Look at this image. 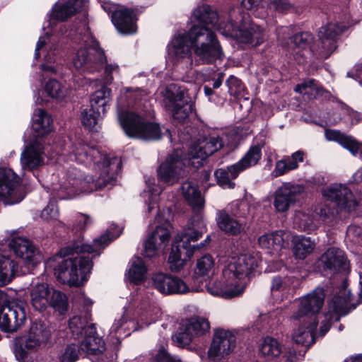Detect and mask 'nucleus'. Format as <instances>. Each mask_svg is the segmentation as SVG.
Masks as SVG:
<instances>
[{
    "mask_svg": "<svg viewBox=\"0 0 362 362\" xmlns=\"http://www.w3.org/2000/svg\"><path fill=\"white\" fill-rule=\"evenodd\" d=\"M19 273L18 263L9 257L0 254V286L9 284Z\"/></svg>",
    "mask_w": 362,
    "mask_h": 362,
    "instance_id": "nucleus-35",
    "label": "nucleus"
},
{
    "mask_svg": "<svg viewBox=\"0 0 362 362\" xmlns=\"http://www.w3.org/2000/svg\"><path fill=\"white\" fill-rule=\"evenodd\" d=\"M78 346L74 344H69L61 356L59 362H75L78 358Z\"/></svg>",
    "mask_w": 362,
    "mask_h": 362,
    "instance_id": "nucleus-55",
    "label": "nucleus"
},
{
    "mask_svg": "<svg viewBox=\"0 0 362 362\" xmlns=\"http://www.w3.org/2000/svg\"><path fill=\"white\" fill-rule=\"evenodd\" d=\"M214 272L215 260L211 255L206 254L197 259L194 273L197 278L209 276Z\"/></svg>",
    "mask_w": 362,
    "mask_h": 362,
    "instance_id": "nucleus-42",
    "label": "nucleus"
},
{
    "mask_svg": "<svg viewBox=\"0 0 362 362\" xmlns=\"http://www.w3.org/2000/svg\"><path fill=\"white\" fill-rule=\"evenodd\" d=\"M351 300V296L350 294L346 297L341 296H334L328 303L329 315L331 316L332 313H336L337 315L346 314V309Z\"/></svg>",
    "mask_w": 362,
    "mask_h": 362,
    "instance_id": "nucleus-46",
    "label": "nucleus"
},
{
    "mask_svg": "<svg viewBox=\"0 0 362 362\" xmlns=\"http://www.w3.org/2000/svg\"><path fill=\"white\" fill-rule=\"evenodd\" d=\"M187 92L182 87L170 84L162 92L163 105L174 119L183 122L193 110L192 104L185 100Z\"/></svg>",
    "mask_w": 362,
    "mask_h": 362,
    "instance_id": "nucleus-9",
    "label": "nucleus"
},
{
    "mask_svg": "<svg viewBox=\"0 0 362 362\" xmlns=\"http://www.w3.org/2000/svg\"><path fill=\"white\" fill-rule=\"evenodd\" d=\"M43 147L35 141L26 146L21 155V164L23 170L33 171L44 164Z\"/></svg>",
    "mask_w": 362,
    "mask_h": 362,
    "instance_id": "nucleus-25",
    "label": "nucleus"
},
{
    "mask_svg": "<svg viewBox=\"0 0 362 362\" xmlns=\"http://www.w3.org/2000/svg\"><path fill=\"white\" fill-rule=\"evenodd\" d=\"M112 21L117 30L121 33L129 35L136 31L133 11L129 8L114 11L112 15Z\"/></svg>",
    "mask_w": 362,
    "mask_h": 362,
    "instance_id": "nucleus-30",
    "label": "nucleus"
},
{
    "mask_svg": "<svg viewBox=\"0 0 362 362\" xmlns=\"http://www.w3.org/2000/svg\"><path fill=\"white\" fill-rule=\"evenodd\" d=\"M325 298L322 288L317 287L313 291L298 299V308L291 316L293 320H317V315L322 309Z\"/></svg>",
    "mask_w": 362,
    "mask_h": 362,
    "instance_id": "nucleus-11",
    "label": "nucleus"
},
{
    "mask_svg": "<svg viewBox=\"0 0 362 362\" xmlns=\"http://www.w3.org/2000/svg\"><path fill=\"white\" fill-rule=\"evenodd\" d=\"M194 18L204 25H194L187 33H180L175 35L168 46V54L175 62L191 57L189 42L194 54L202 64H211L221 59L223 52L215 33L207 27L211 25L216 28L221 23L227 24L224 18L211 6L203 5L193 12Z\"/></svg>",
    "mask_w": 362,
    "mask_h": 362,
    "instance_id": "nucleus-1",
    "label": "nucleus"
},
{
    "mask_svg": "<svg viewBox=\"0 0 362 362\" xmlns=\"http://www.w3.org/2000/svg\"><path fill=\"white\" fill-rule=\"evenodd\" d=\"M90 324L86 318H81L79 316H74L69 322V329L74 338L78 339L80 336L88 331V328Z\"/></svg>",
    "mask_w": 362,
    "mask_h": 362,
    "instance_id": "nucleus-48",
    "label": "nucleus"
},
{
    "mask_svg": "<svg viewBox=\"0 0 362 362\" xmlns=\"http://www.w3.org/2000/svg\"><path fill=\"white\" fill-rule=\"evenodd\" d=\"M118 119L125 134L132 138L144 140H158L162 136L157 123L146 122L133 112L117 108Z\"/></svg>",
    "mask_w": 362,
    "mask_h": 362,
    "instance_id": "nucleus-5",
    "label": "nucleus"
},
{
    "mask_svg": "<svg viewBox=\"0 0 362 362\" xmlns=\"http://www.w3.org/2000/svg\"><path fill=\"white\" fill-rule=\"evenodd\" d=\"M295 324H300L298 327L295 329L292 334L293 341L305 347L310 346L315 342L314 332L317 325V320L305 321L303 322V319L300 321L293 320Z\"/></svg>",
    "mask_w": 362,
    "mask_h": 362,
    "instance_id": "nucleus-28",
    "label": "nucleus"
},
{
    "mask_svg": "<svg viewBox=\"0 0 362 362\" xmlns=\"http://www.w3.org/2000/svg\"><path fill=\"white\" fill-rule=\"evenodd\" d=\"M8 245L14 254L28 265L35 266L42 258L39 250L25 238L15 237L11 240Z\"/></svg>",
    "mask_w": 362,
    "mask_h": 362,
    "instance_id": "nucleus-19",
    "label": "nucleus"
},
{
    "mask_svg": "<svg viewBox=\"0 0 362 362\" xmlns=\"http://www.w3.org/2000/svg\"><path fill=\"white\" fill-rule=\"evenodd\" d=\"M92 223L91 218L85 214L78 213L74 217L72 230L80 232Z\"/></svg>",
    "mask_w": 362,
    "mask_h": 362,
    "instance_id": "nucleus-54",
    "label": "nucleus"
},
{
    "mask_svg": "<svg viewBox=\"0 0 362 362\" xmlns=\"http://www.w3.org/2000/svg\"><path fill=\"white\" fill-rule=\"evenodd\" d=\"M305 192L302 185L284 182L274 192V206L278 212H285Z\"/></svg>",
    "mask_w": 362,
    "mask_h": 362,
    "instance_id": "nucleus-18",
    "label": "nucleus"
},
{
    "mask_svg": "<svg viewBox=\"0 0 362 362\" xmlns=\"http://www.w3.org/2000/svg\"><path fill=\"white\" fill-rule=\"evenodd\" d=\"M304 156V151L300 150L293 153L291 156H284L281 160L276 162L272 176L278 177L298 169L299 163L303 162Z\"/></svg>",
    "mask_w": 362,
    "mask_h": 362,
    "instance_id": "nucleus-29",
    "label": "nucleus"
},
{
    "mask_svg": "<svg viewBox=\"0 0 362 362\" xmlns=\"http://www.w3.org/2000/svg\"><path fill=\"white\" fill-rule=\"evenodd\" d=\"M346 239L355 245H362V226L350 225L346 230Z\"/></svg>",
    "mask_w": 362,
    "mask_h": 362,
    "instance_id": "nucleus-52",
    "label": "nucleus"
},
{
    "mask_svg": "<svg viewBox=\"0 0 362 362\" xmlns=\"http://www.w3.org/2000/svg\"><path fill=\"white\" fill-rule=\"evenodd\" d=\"M337 214V209L325 206L320 209V215L323 221L327 223H330L334 219Z\"/></svg>",
    "mask_w": 362,
    "mask_h": 362,
    "instance_id": "nucleus-62",
    "label": "nucleus"
},
{
    "mask_svg": "<svg viewBox=\"0 0 362 362\" xmlns=\"http://www.w3.org/2000/svg\"><path fill=\"white\" fill-rule=\"evenodd\" d=\"M130 325H134V322L128 320L127 317L123 315L121 316L119 319L115 320L114 324L112 325V330L115 333L119 330H123L124 332H125L126 330L129 331L132 329Z\"/></svg>",
    "mask_w": 362,
    "mask_h": 362,
    "instance_id": "nucleus-59",
    "label": "nucleus"
},
{
    "mask_svg": "<svg viewBox=\"0 0 362 362\" xmlns=\"http://www.w3.org/2000/svg\"><path fill=\"white\" fill-rule=\"evenodd\" d=\"M181 153L174 152L167 160L160 165L158 170V177L160 181L173 185L183 176L185 163L180 158Z\"/></svg>",
    "mask_w": 362,
    "mask_h": 362,
    "instance_id": "nucleus-21",
    "label": "nucleus"
},
{
    "mask_svg": "<svg viewBox=\"0 0 362 362\" xmlns=\"http://www.w3.org/2000/svg\"><path fill=\"white\" fill-rule=\"evenodd\" d=\"M170 239V232L168 227L158 226L148 237L144 243V255L152 258L163 252Z\"/></svg>",
    "mask_w": 362,
    "mask_h": 362,
    "instance_id": "nucleus-22",
    "label": "nucleus"
},
{
    "mask_svg": "<svg viewBox=\"0 0 362 362\" xmlns=\"http://www.w3.org/2000/svg\"><path fill=\"white\" fill-rule=\"evenodd\" d=\"M315 246V243L310 238L298 237L294 242L293 253L297 258L303 259L313 251Z\"/></svg>",
    "mask_w": 362,
    "mask_h": 362,
    "instance_id": "nucleus-43",
    "label": "nucleus"
},
{
    "mask_svg": "<svg viewBox=\"0 0 362 362\" xmlns=\"http://www.w3.org/2000/svg\"><path fill=\"white\" fill-rule=\"evenodd\" d=\"M48 95L56 99H63L68 94V89L57 80H49L45 87Z\"/></svg>",
    "mask_w": 362,
    "mask_h": 362,
    "instance_id": "nucleus-49",
    "label": "nucleus"
},
{
    "mask_svg": "<svg viewBox=\"0 0 362 362\" xmlns=\"http://www.w3.org/2000/svg\"><path fill=\"white\" fill-rule=\"evenodd\" d=\"M83 4V0H69L62 5H56L53 8L52 15L58 20L64 21L79 11Z\"/></svg>",
    "mask_w": 362,
    "mask_h": 362,
    "instance_id": "nucleus-39",
    "label": "nucleus"
},
{
    "mask_svg": "<svg viewBox=\"0 0 362 362\" xmlns=\"http://www.w3.org/2000/svg\"><path fill=\"white\" fill-rule=\"evenodd\" d=\"M312 36L309 33H300L291 37L286 42V52L293 55L298 62H303V58L309 52V43Z\"/></svg>",
    "mask_w": 362,
    "mask_h": 362,
    "instance_id": "nucleus-26",
    "label": "nucleus"
},
{
    "mask_svg": "<svg viewBox=\"0 0 362 362\" xmlns=\"http://www.w3.org/2000/svg\"><path fill=\"white\" fill-rule=\"evenodd\" d=\"M153 286L163 294L185 293L189 291V287L181 279L158 273L153 275Z\"/></svg>",
    "mask_w": 362,
    "mask_h": 362,
    "instance_id": "nucleus-23",
    "label": "nucleus"
},
{
    "mask_svg": "<svg viewBox=\"0 0 362 362\" xmlns=\"http://www.w3.org/2000/svg\"><path fill=\"white\" fill-rule=\"evenodd\" d=\"M322 194L326 199L334 202L341 210L351 212L355 210L357 206L353 193L346 185L332 184L322 189Z\"/></svg>",
    "mask_w": 362,
    "mask_h": 362,
    "instance_id": "nucleus-16",
    "label": "nucleus"
},
{
    "mask_svg": "<svg viewBox=\"0 0 362 362\" xmlns=\"http://www.w3.org/2000/svg\"><path fill=\"white\" fill-rule=\"evenodd\" d=\"M223 142L216 134L200 136L194 141L188 150V162L194 168H199L204 161L221 149Z\"/></svg>",
    "mask_w": 362,
    "mask_h": 362,
    "instance_id": "nucleus-10",
    "label": "nucleus"
},
{
    "mask_svg": "<svg viewBox=\"0 0 362 362\" xmlns=\"http://www.w3.org/2000/svg\"><path fill=\"white\" fill-rule=\"evenodd\" d=\"M88 163L95 161L98 167L101 169L97 180L91 176L84 177L83 174L73 164L64 166V174L61 179L57 195L60 199H72L81 192H90L106 187L113 180V175L109 173L110 160L104 155L87 145L78 144L71 146V151L66 155L64 153L59 158V161L65 160Z\"/></svg>",
    "mask_w": 362,
    "mask_h": 362,
    "instance_id": "nucleus-2",
    "label": "nucleus"
},
{
    "mask_svg": "<svg viewBox=\"0 0 362 362\" xmlns=\"http://www.w3.org/2000/svg\"><path fill=\"white\" fill-rule=\"evenodd\" d=\"M119 73V66L115 64H107L105 68L103 84L105 86L110 85L113 81V74Z\"/></svg>",
    "mask_w": 362,
    "mask_h": 362,
    "instance_id": "nucleus-60",
    "label": "nucleus"
},
{
    "mask_svg": "<svg viewBox=\"0 0 362 362\" xmlns=\"http://www.w3.org/2000/svg\"><path fill=\"white\" fill-rule=\"evenodd\" d=\"M294 224L301 230L308 231L313 228V218L305 213L298 211L294 216Z\"/></svg>",
    "mask_w": 362,
    "mask_h": 362,
    "instance_id": "nucleus-51",
    "label": "nucleus"
},
{
    "mask_svg": "<svg viewBox=\"0 0 362 362\" xmlns=\"http://www.w3.org/2000/svg\"><path fill=\"white\" fill-rule=\"evenodd\" d=\"M20 183V177L11 168H0V200L9 205L22 201L25 195L19 189Z\"/></svg>",
    "mask_w": 362,
    "mask_h": 362,
    "instance_id": "nucleus-13",
    "label": "nucleus"
},
{
    "mask_svg": "<svg viewBox=\"0 0 362 362\" xmlns=\"http://www.w3.org/2000/svg\"><path fill=\"white\" fill-rule=\"evenodd\" d=\"M269 6L277 11H287L291 8V4L287 0H267Z\"/></svg>",
    "mask_w": 362,
    "mask_h": 362,
    "instance_id": "nucleus-63",
    "label": "nucleus"
},
{
    "mask_svg": "<svg viewBox=\"0 0 362 362\" xmlns=\"http://www.w3.org/2000/svg\"><path fill=\"white\" fill-rule=\"evenodd\" d=\"M26 318L25 308L18 304L5 305L0 310V328L4 332L16 331Z\"/></svg>",
    "mask_w": 362,
    "mask_h": 362,
    "instance_id": "nucleus-20",
    "label": "nucleus"
},
{
    "mask_svg": "<svg viewBox=\"0 0 362 362\" xmlns=\"http://www.w3.org/2000/svg\"><path fill=\"white\" fill-rule=\"evenodd\" d=\"M52 122L50 116L45 111L37 109L33 114L32 128L38 136H42L52 131Z\"/></svg>",
    "mask_w": 362,
    "mask_h": 362,
    "instance_id": "nucleus-37",
    "label": "nucleus"
},
{
    "mask_svg": "<svg viewBox=\"0 0 362 362\" xmlns=\"http://www.w3.org/2000/svg\"><path fill=\"white\" fill-rule=\"evenodd\" d=\"M29 333L32 337L39 339L40 341L45 344L51 337L52 330L45 322L36 321L32 324Z\"/></svg>",
    "mask_w": 362,
    "mask_h": 362,
    "instance_id": "nucleus-44",
    "label": "nucleus"
},
{
    "mask_svg": "<svg viewBox=\"0 0 362 362\" xmlns=\"http://www.w3.org/2000/svg\"><path fill=\"white\" fill-rule=\"evenodd\" d=\"M235 11L233 10L228 14L227 24L223 23L218 25L217 30L224 36L235 37L240 42L257 46L265 39V33L263 28L252 22L247 27H243L237 30V21L233 19Z\"/></svg>",
    "mask_w": 362,
    "mask_h": 362,
    "instance_id": "nucleus-7",
    "label": "nucleus"
},
{
    "mask_svg": "<svg viewBox=\"0 0 362 362\" xmlns=\"http://www.w3.org/2000/svg\"><path fill=\"white\" fill-rule=\"evenodd\" d=\"M181 191L186 202L194 209L199 210L204 206V200L198 186L192 181H186L181 186Z\"/></svg>",
    "mask_w": 362,
    "mask_h": 362,
    "instance_id": "nucleus-34",
    "label": "nucleus"
},
{
    "mask_svg": "<svg viewBox=\"0 0 362 362\" xmlns=\"http://www.w3.org/2000/svg\"><path fill=\"white\" fill-rule=\"evenodd\" d=\"M146 268L144 261L140 257L132 260V265L128 272V278L136 284H139L145 279Z\"/></svg>",
    "mask_w": 362,
    "mask_h": 362,
    "instance_id": "nucleus-45",
    "label": "nucleus"
},
{
    "mask_svg": "<svg viewBox=\"0 0 362 362\" xmlns=\"http://www.w3.org/2000/svg\"><path fill=\"white\" fill-rule=\"evenodd\" d=\"M202 233L203 230L199 232L190 230L182 234L179 240H176L173 243L168 259L172 272H180L192 256L194 250L200 248L199 245H192L190 243L197 241L202 236Z\"/></svg>",
    "mask_w": 362,
    "mask_h": 362,
    "instance_id": "nucleus-8",
    "label": "nucleus"
},
{
    "mask_svg": "<svg viewBox=\"0 0 362 362\" xmlns=\"http://www.w3.org/2000/svg\"><path fill=\"white\" fill-rule=\"evenodd\" d=\"M288 235L286 233L282 230H277L261 235L258 239V243L262 248L279 250L284 247Z\"/></svg>",
    "mask_w": 362,
    "mask_h": 362,
    "instance_id": "nucleus-36",
    "label": "nucleus"
},
{
    "mask_svg": "<svg viewBox=\"0 0 362 362\" xmlns=\"http://www.w3.org/2000/svg\"><path fill=\"white\" fill-rule=\"evenodd\" d=\"M258 265V259L252 254H243L233 257L223 268V276L232 279L235 285L238 280L243 279L255 271Z\"/></svg>",
    "mask_w": 362,
    "mask_h": 362,
    "instance_id": "nucleus-14",
    "label": "nucleus"
},
{
    "mask_svg": "<svg viewBox=\"0 0 362 362\" xmlns=\"http://www.w3.org/2000/svg\"><path fill=\"white\" fill-rule=\"evenodd\" d=\"M207 291L212 296L225 298H231L241 295L244 287L235 285L232 279L223 276V272L220 279L209 281L206 284Z\"/></svg>",
    "mask_w": 362,
    "mask_h": 362,
    "instance_id": "nucleus-24",
    "label": "nucleus"
},
{
    "mask_svg": "<svg viewBox=\"0 0 362 362\" xmlns=\"http://www.w3.org/2000/svg\"><path fill=\"white\" fill-rule=\"evenodd\" d=\"M210 328L208 320L203 317H194L186 320L180 331L175 334L173 340L180 346L188 345L195 337L202 336Z\"/></svg>",
    "mask_w": 362,
    "mask_h": 362,
    "instance_id": "nucleus-17",
    "label": "nucleus"
},
{
    "mask_svg": "<svg viewBox=\"0 0 362 362\" xmlns=\"http://www.w3.org/2000/svg\"><path fill=\"white\" fill-rule=\"evenodd\" d=\"M111 95V90L107 86L104 85L100 90H96L90 99V107L100 112L103 114L107 110V105Z\"/></svg>",
    "mask_w": 362,
    "mask_h": 362,
    "instance_id": "nucleus-41",
    "label": "nucleus"
},
{
    "mask_svg": "<svg viewBox=\"0 0 362 362\" xmlns=\"http://www.w3.org/2000/svg\"><path fill=\"white\" fill-rule=\"evenodd\" d=\"M281 354L282 362H296L298 359L296 350L292 347H284Z\"/></svg>",
    "mask_w": 362,
    "mask_h": 362,
    "instance_id": "nucleus-61",
    "label": "nucleus"
},
{
    "mask_svg": "<svg viewBox=\"0 0 362 362\" xmlns=\"http://www.w3.org/2000/svg\"><path fill=\"white\" fill-rule=\"evenodd\" d=\"M151 362H181V361L177 356H171L165 351H161Z\"/></svg>",
    "mask_w": 362,
    "mask_h": 362,
    "instance_id": "nucleus-64",
    "label": "nucleus"
},
{
    "mask_svg": "<svg viewBox=\"0 0 362 362\" xmlns=\"http://www.w3.org/2000/svg\"><path fill=\"white\" fill-rule=\"evenodd\" d=\"M216 222L218 228L228 235H237L245 232V223L232 217L226 211L218 213Z\"/></svg>",
    "mask_w": 362,
    "mask_h": 362,
    "instance_id": "nucleus-32",
    "label": "nucleus"
},
{
    "mask_svg": "<svg viewBox=\"0 0 362 362\" xmlns=\"http://www.w3.org/2000/svg\"><path fill=\"white\" fill-rule=\"evenodd\" d=\"M42 345L44 344L39 341V339L32 337L28 332L24 339H21L16 344L15 356L19 362H25L30 353L37 351Z\"/></svg>",
    "mask_w": 362,
    "mask_h": 362,
    "instance_id": "nucleus-33",
    "label": "nucleus"
},
{
    "mask_svg": "<svg viewBox=\"0 0 362 362\" xmlns=\"http://www.w3.org/2000/svg\"><path fill=\"white\" fill-rule=\"evenodd\" d=\"M234 164L230 165L227 169L219 168L214 172L217 184L224 189H233L235 187V182L233 181L241 173L238 168L233 167Z\"/></svg>",
    "mask_w": 362,
    "mask_h": 362,
    "instance_id": "nucleus-38",
    "label": "nucleus"
},
{
    "mask_svg": "<svg viewBox=\"0 0 362 362\" xmlns=\"http://www.w3.org/2000/svg\"><path fill=\"white\" fill-rule=\"evenodd\" d=\"M260 351L263 355L276 357L281 354V347L276 339L266 337L261 344Z\"/></svg>",
    "mask_w": 362,
    "mask_h": 362,
    "instance_id": "nucleus-50",
    "label": "nucleus"
},
{
    "mask_svg": "<svg viewBox=\"0 0 362 362\" xmlns=\"http://www.w3.org/2000/svg\"><path fill=\"white\" fill-rule=\"evenodd\" d=\"M59 216V209L54 203H49L41 212V218L50 221L57 220Z\"/></svg>",
    "mask_w": 362,
    "mask_h": 362,
    "instance_id": "nucleus-56",
    "label": "nucleus"
},
{
    "mask_svg": "<svg viewBox=\"0 0 362 362\" xmlns=\"http://www.w3.org/2000/svg\"><path fill=\"white\" fill-rule=\"evenodd\" d=\"M295 91L300 93H312L313 91L319 92V88L315 83V81L310 79L297 85Z\"/></svg>",
    "mask_w": 362,
    "mask_h": 362,
    "instance_id": "nucleus-57",
    "label": "nucleus"
},
{
    "mask_svg": "<svg viewBox=\"0 0 362 362\" xmlns=\"http://www.w3.org/2000/svg\"><path fill=\"white\" fill-rule=\"evenodd\" d=\"M103 115L104 114L100 112V109L96 110L90 107L88 110H84L82 111L81 121L85 127L92 130L95 127L98 121Z\"/></svg>",
    "mask_w": 362,
    "mask_h": 362,
    "instance_id": "nucleus-47",
    "label": "nucleus"
},
{
    "mask_svg": "<svg viewBox=\"0 0 362 362\" xmlns=\"http://www.w3.org/2000/svg\"><path fill=\"white\" fill-rule=\"evenodd\" d=\"M349 24L344 23H330L320 28L318 40L312 48L320 58L327 59L337 48V40Z\"/></svg>",
    "mask_w": 362,
    "mask_h": 362,
    "instance_id": "nucleus-12",
    "label": "nucleus"
},
{
    "mask_svg": "<svg viewBox=\"0 0 362 362\" xmlns=\"http://www.w3.org/2000/svg\"><path fill=\"white\" fill-rule=\"evenodd\" d=\"M237 337L233 331L216 329L208 351L209 356L213 360H220L233 353L236 347Z\"/></svg>",
    "mask_w": 362,
    "mask_h": 362,
    "instance_id": "nucleus-15",
    "label": "nucleus"
},
{
    "mask_svg": "<svg viewBox=\"0 0 362 362\" xmlns=\"http://www.w3.org/2000/svg\"><path fill=\"white\" fill-rule=\"evenodd\" d=\"M320 261L325 269L333 272H346L349 267L344 251L337 247L327 249L321 256Z\"/></svg>",
    "mask_w": 362,
    "mask_h": 362,
    "instance_id": "nucleus-27",
    "label": "nucleus"
},
{
    "mask_svg": "<svg viewBox=\"0 0 362 362\" xmlns=\"http://www.w3.org/2000/svg\"><path fill=\"white\" fill-rule=\"evenodd\" d=\"M30 303L35 310L39 312H44L50 307L62 315L68 310L66 296L45 282H37L31 286Z\"/></svg>",
    "mask_w": 362,
    "mask_h": 362,
    "instance_id": "nucleus-4",
    "label": "nucleus"
},
{
    "mask_svg": "<svg viewBox=\"0 0 362 362\" xmlns=\"http://www.w3.org/2000/svg\"><path fill=\"white\" fill-rule=\"evenodd\" d=\"M83 47L73 58L74 66L82 73H93L106 62V57L98 42L89 34L82 38Z\"/></svg>",
    "mask_w": 362,
    "mask_h": 362,
    "instance_id": "nucleus-6",
    "label": "nucleus"
},
{
    "mask_svg": "<svg viewBox=\"0 0 362 362\" xmlns=\"http://www.w3.org/2000/svg\"><path fill=\"white\" fill-rule=\"evenodd\" d=\"M231 214L235 218L245 217L248 210V205L245 202H235L231 204Z\"/></svg>",
    "mask_w": 362,
    "mask_h": 362,
    "instance_id": "nucleus-58",
    "label": "nucleus"
},
{
    "mask_svg": "<svg viewBox=\"0 0 362 362\" xmlns=\"http://www.w3.org/2000/svg\"><path fill=\"white\" fill-rule=\"evenodd\" d=\"M230 95L238 97L242 95L245 90V86L242 81L234 76H230L226 81Z\"/></svg>",
    "mask_w": 362,
    "mask_h": 362,
    "instance_id": "nucleus-53",
    "label": "nucleus"
},
{
    "mask_svg": "<svg viewBox=\"0 0 362 362\" xmlns=\"http://www.w3.org/2000/svg\"><path fill=\"white\" fill-rule=\"evenodd\" d=\"M88 331H86L85 339L80 344V351L88 354H97L104 351V341L101 338L96 335L95 325L90 323L88 328Z\"/></svg>",
    "mask_w": 362,
    "mask_h": 362,
    "instance_id": "nucleus-31",
    "label": "nucleus"
},
{
    "mask_svg": "<svg viewBox=\"0 0 362 362\" xmlns=\"http://www.w3.org/2000/svg\"><path fill=\"white\" fill-rule=\"evenodd\" d=\"M121 233L119 229L115 234H110L109 230L100 238L94 240L92 245L81 242L74 243L70 248L71 253H76L74 257L62 258L56 257L57 265L54 266V275L57 280L64 284L79 286L86 280V274L92 268L93 264L89 257L81 254H95L99 255L112 240Z\"/></svg>",
    "mask_w": 362,
    "mask_h": 362,
    "instance_id": "nucleus-3",
    "label": "nucleus"
},
{
    "mask_svg": "<svg viewBox=\"0 0 362 362\" xmlns=\"http://www.w3.org/2000/svg\"><path fill=\"white\" fill-rule=\"evenodd\" d=\"M262 158V148L259 145L251 146L244 156L236 163L233 168H238L241 172L258 163Z\"/></svg>",
    "mask_w": 362,
    "mask_h": 362,
    "instance_id": "nucleus-40",
    "label": "nucleus"
}]
</instances>
